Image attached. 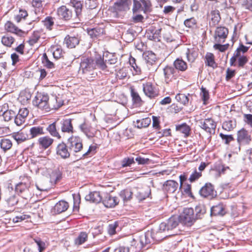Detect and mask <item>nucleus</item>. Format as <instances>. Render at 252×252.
<instances>
[{
  "mask_svg": "<svg viewBox=\"0 0 252 252\" xmlns=\"http://www.w3.org/2000/svg\"><path fill=\"white\" fill-rule=\"evenodd\" d=\"M152 233L149 231L141 234L136 238L131 237L129 238L130 249L134 252H139L146 245L151 243Z\"/></svg>",
  "mask_w": 252,
  "mask_h": 252,
  "instance_id": "obj_1",
  "label": "nucleus"
},
{
  "mask_svg": "<svg viewBox=\"0 0 252 252\" xmlns=\"http://www.w3.org/2000/svg\"><path fill=\"white\" fill-rule=\"evenodd\" d=\"M68 148L73 155L80 158V155H83V144L82 139L78 136H71L67 140Z\"/></svg>",
  "mask_w": 252,
  "mask_h": 252,
  "instance_id": "obj_2",
  "label": "nucleus"
},
{
  "mask_svg": "<svg viewBox=\"0 0 252 252\" xmlns=\"http://www.w3.org/2000/svg\"><path fill=\"white\" fill-rule=\"evenodd\" d=\"M49 98L47 94L37 93L32 101L33 104L38 108L44 110L46 111H49Z\"/></svg>",
  "mask_w": 252,
  "mask_h": 252,
  "instance_id": "obj_3",
  "label": "nucleus"
},
{
  "mask_svg": "<svg viewBox=\"0 0 252 252\" xmlns=\"http://www.w3.org/2000/svg\"><path fill=\"white\" fill-rule=\"evenodd\" d=\"M180 220L187 226H191L196 220L193 209L191 208H185L180 216Z\"/></svg>",
  "mask_w": 252,
  "mask_h": 252,
  "instance_id": "obj_4",
  "label": "nucleus"
},
{
  "mask_svg": "<svg viewBox=\"0 0 252 252\" xmlns=\"http://www.w3.org/2000/svg\"><path fill=\"white\" fill-rule=\"evenodd\" d=\"M199 126L206 132L211 134L214 133L216 128V122L211 118L200 120L198 122Z\"/></svg>",
  "mask_w": 252,
  "mask_h": 252,
  "instance_id": "obj_5",
  "label": "nucleus"
},
{
  "mask_svg": "<svg viewBox=\"0 0 252 252\" xmlns=\"http://www.w3.org/2000/svg\"><path fill=\"white\" fill-rule=\"evenodd\" d=\"M70 151L68 148L67 143L63 142L59 143L56 147V155L62 159L68 158L70 156Z\"/></svg>",
  "mask_w": 252,
  "mask_h": 252,
  "instance_id": "obj_6",
  "label": "nucleus"
},
{
  "mask_svg": "<svg viewBox=\"0 0 252 252\" xmlns=\"http://www.w3.org/2000/svg\"><path fill=\"white\" fill-rule=\"evenodd\" d=\"M199 193L201 196L210 199L215 197L217 195L214 187L211 183H206L200 189Z\"/></svg>",
  "mask_w": 252,
  "mask_h": 252,
  "instance_id": "obj_7",
  "label": "nucleus"
},
{
  "mask_svg": "<svg viewBox=\"0 0 252 252\" xmlns=\"http://www.w3.org/2000/svg\"><path fill=\"white\" fill-rule=\"evenodd\" d=\"M228 34V30L224 27H218L215 32L214 39L217 43H223Z\"/></svg>",
  "mask_w": 252,
  "mask_h": 252,
  "instance_id": "obj_8",
  "label": "nucleus"
},
{
  "mask_svg": "<svg viewBox=\"0 0 252 252\" xmlns=\"http://www.w3.org/2000/svg\"><path fill=\"white\" fill-rule=\"evenodd\" d=\"M163 71L166 83L168 84L176 79L177 71L173 67L167 65L163 68Z\"/></svg>",
  "mask_w": 252,
  "mask_h": 252,
  "instance_id": "obj_9",
  "label": "nucleus"
},
{
  "mask_svg": "<svg viewBox=\"0 0 252 252\" xmlns=\"http://www.w3.org/2000/svg\"><path fill=\"white\" fill-rule=\"evenodd\" d=\"M237 140L239 145L248 144L252 140L251 135L248 130L243 128L237 132Z\"/></svg>",
  "mask_w": 252,
  "mask_h": 252,
  "instance_id": "obj_10",
  "label": "nucleus"
},
{
  "mask_svg": "<svg viewBox=\"0 0 252 252\" xmlns=\"http://www.w3.org/2000/svg\"><path fill=\"white\" fill-rule=\"evenodd\" d=\"M131 4V0H118L114 3L113 9L116 12L126 11L129 9Z\"/></svg>",
  "mask_w": 252,
  "mask_h": 252,
  "instance_id": "obj_11",
  "label": "nucleus"
},
{
  "mask_svg": "<svg viewBox=\"0 0 252 252\" xmlns=\"http://www.w3.org/2000/svg\"><path fill=\"white\" fill-rule=\"evenodd\" d=\"M8 105L4 104L1 107L0 110V116L2 115L5 121H9L13 118H14L17 113V109H8Z\"/></svg>",
  "mask_w": 252,
  "mask_h": 252,
  "instance_id": "obj_12",
  "label": "nucleus"
},
{
  "mask_svg": "<svg viewBox=\"0 0 252 252\" xmlns=\"http://www.w3.org/2000/svg\"><path fill=\"white\" fill-rule=\"evenodd\" d=\"M162 28H156L155 27H151L147 31L146 35L148 38L155 41H159L161 35Z\"/></svg>",
  "mask_w": 252,
  "mask_h": 252,
  "instance_id": "obj_13",
  "label": "nucleus"
},
{
  "mask_svg": "<svg viewBox=\"0 0 252 252\" xmlns=\"http://www.w3.org/2000/svg\"><path fill=\"white\" fill-rule=\"evenodd\" d=\"M80 67L84 74H87L95 69L94 59L85 58L80 63Z\"/></svg>",
  "mask_w": 252,
  "mask_h": 252,
  "instance_id": "obj_14",
  "label": "nucleus"
},
{
  "mask_svg": "<svg viewBox=\"0 0 252 252\" xmlns=\"http://www.w3.org/2000/svg\"><path fill=\"white\" fill-rule=\"evenodd\" d=\"M166 231H169L166 222H161L159 224V229L158 231H157L156 232H155L154 231H150L152 233V237L151 238V240L153 239L156 241H160L162 240L163 238H165L167 236V235H161L162 233Z\"/></svg>",
  "mask_w": 252,
  "mask_h": 252,
  "instance_id": "obj_15",
  "label": "nucleus"
},
{
  "mask_svg": "<svg viewBox=\"0 0 252 252\" xmlns=\"http://www.w3.org/2000/svg\"><path fill=\"white\" fill-rule=\"evenodd\" d=\"M143 91L145 94L151 99L155 98L158 94L155 87L150 82L143 84Z\"/></svg>",
  "mask_w": 252,
  "mask_h": 252,
  "instance_id": "obj_16",
  "label": "nucleus"
},
{
  "mask_svg": "<svg viewBox=\"0 0 252 252\" xmlns=\"http://www.w3.org/2000/svg\"><path fill=\"white\" fill-rule=\"evenodd\" d=\"M179 187L178 183L172 180H167L163 185V190L167 193H174Z\"/></svg>",
  "mask_w": 252,
  "mask_h": 252,
  "instance_id": "obj_17",
  "label": "nucleus"
},
{
  "mask_svg": "<svg viewBox=\"0 0 252 252\" xmlns=\"http://www.w3.org/2000/svg\"><path fill=\"white\" fill-rule=\"evenodd\" d=\"M61 130L63 132L73 133V127L71 119H63L58 122Z\"/></svg>",
  "mask_w": 252,
  "mask_h": 252,
  "instance_id": "obj_18",
  "label": "nucleus"
},
{
  "mask_svg": "<svg viewBox=\"0 0 252 252\" xmlns=\"http://www.w3.org/2000/svg\"><path fill=\"white\" fill-rule=\"evenodd\" d=\"M57 14L60 19L65 21L70 20L72 17V11L64 5L58 9Z\"/></svg>",
  "mask_w": 252,
  "mask_h": 252,
  "instance_id": "obj_19",
  "label": "nucleus"
},
{
  "mask_svg": "<svg viewBox=\"0 0 252 252\" xmlns=\"http://www.w3.org/2000/svg\"><path fill=\"white\" fill-rule=\"evenodd\" d=\"M249 47L244 46L243 44H241L239 47L236 49L234 53L233 56L230 59V64L231 66H235L237 65V59L238 57L241 55V52L243 53H246Z\"/></svg>",
  "mask_w": 252,
  "mask_h": 252,
  "instance_id": "obj_20",
  "label": "nucleus"
},
{
  "mask_svg": "<svg viewBox=\"0 0 252 252\" xmlns=\"http://www.w3.org/2000/svg\"><path fill=\"white\" fill-rule=\"evenodd\" d=\"M5 205L8 207H11L16 205L19 199L18 196L14 193L8 191V193L4 196Z\"/></svg>",
  "mask_w": 252,
  "mask_h": 252,
  "instance_id": "obj_21",
  "label": "nucleus"
},
{
  "mask_svg": "<svg viewBox=\"0 0 252 252\" xmlns=\"http://www.w3.org/2000/svg\"><path fill=\"white\" fill-rule=\"evenodd\" d=\"M226 213V206L220 203L216 205H214L211 208V215L212 216H221L224 215Z\"/></svg>",
  "mask_w": 252,
  "mask_h": 252,
  "instance_id": "obj_22",
  "label": "nucleus"
},
{
  "mask_svg": "<svg viewBox=\"0 0 252 252\" xmlns=\"http://www.w3.org/2000/svg\"><path fill=\"white\" fill-rule=\"evenodd\" d=\"M102 203L107 208H113L118 204L119 199L116 196H112L110 194H107L104 199L102 200Z\"/></svg>",
  "mask_w": 252,
  "mask_h": 252,
  "instance_id": "obj_23",
  "label": "nucleus"
},
{
  "mask_svg": "<svg viewBox=\"0 0 252 252\" xmlns=\"http://www.w3.org/2000/svg\"><path fill=\"white\" fill-rule=\"evenodd\" d=\"M54 142V139L48 136L39 137L37 140V144L40 148L46 150Z\"/></svg>",
  "mask_w": 252,
  "mask_h": 252,
  "instance_id": "obj_24",
  "label": "nucleus"
},
{
  "mask_svg": "<svg viewBox=\"0 0 252 252\" xmlns=\"http://www.w3.org/2000/svg\"><path fill=\"white\" fill-rule=\"evenodd\" d=\"M68 207V202L64 200H61L55 204L52 212L54 214H60L66 211Z\"/></svg>",
  "mask_w": 252,
  "mask_h": 252,
  "instance_id": "obj_25",
  "label": "nucleus"
},
{
  "mask_svg": "<svg viewBox=\"0 0 252 252\" xmlns=\"http://www.w3.org/2000/svg\"><path fill=\"white\" fill-rule=\"evenodd\" d=\"M79 43V39L77 36L67 35L64 40V43L69 48H73Z\"/></svg>",
  "mask_w": 252,
  "mask_h": 252,
  "instance_id": "obj_26",
  "label": "nucleus"
},
{
  "mask_svg": "<svg viewBox=\"0 0 252 252\" xmlns=\"http://www.w3.org/2000/svg\"><path fill=\"white\" fill-rule=\"evenodd\" d=\"M102 197L99 191L90 192L89 194L86 195L85 199L92 203H98L102 201Z\"/></svg>",
  "mask_w": 252,
  "mask_h": 252,
  "instance_id": "obj_27",
  "label": "nucleus"
},
{
  "mask_svg": "<svg viewBox=\"0 0 252 252\" xmlns=\"http://www.w3.org/2000/svg\"><path fill=\"white\" fill-rule=\"evenodd\" d=\"M29 132V139L34 138L45 134L43 127L40 126H32L30 128Z\"/></svg>",
  "mask_w": 252,
  "mask_h": 252,
  "instance_id": "obj_28",
  "label": "nucleus"
},
{
  "mask_svg": "<svg viewBox=\"0 0 252 252\" xmlns=\"http://www.w3.org/2000/svg\"><path fill=\"white\" fill-rule=\"evenodd\" d=\"M71 3L75 9L76 13L75 18L79 21H81V19L82 18V11L83 8L82 3L81 1L77 0H71Z\"/></svg>",
  "mask_w": 252,
  "mask_h": 252,
  "instance_id": "obj_29",
  "label": "nucleus"
},
{
  "mask_svg": "<svg viewBox=\"0 0 252 252\" xmlns=\"http://www.w3.org/2000/svg\"><path fill=\"white\" fill-rule=\"evenodd\" d=\"M94 61L95 69L98 68L103 71H108L106 63L105 61H104L103 57H101L100 56L96 57L95 59H94Z\"/></svg>",
  "mask_w": 252,
  "mask_h": 252,
  "instance_id": "obj_30",
  "label": "nucleus"
},
{
  "mask_svg": "<svg viewBox=\"0 0 252 252\" xmlns=\"http://www.w3.org/2000/svg\"><path fill=\"white\" fill-rule=\"evenodd\" d=\"M4 28L7 32L15 33L20 36H21L23 33L21 30L19 29L10 21H7L5 23Z\"/></svg>",
  "mask_w": 252,
  "mask_h": 252,
  "instance_id": "obj_31",
  "label": "nucleus"
},
{
  "mask_svg": "<svg viewBox=\"0 0 252 252\" xmlns=\"http://www.w3.org/2000/svg\"><path fill=\"white\" fill-rule=\"evenodd\" d=\"M49 110L52 109H57L63 105V102L61 99L57 96H53L49 102Z\"/></svg>",
  "mask_w": 252,
  "mask_h": 252,
  "instance_id": "obj_32",
  "label": "nucleus"
},
{
  "mask_svg": "<svg viewBox=\"0 0 252 252\" xmlns=\"http://www.w3.org/2000/svg\"><path fill=\"white\" fill-rule=\"evenodd\" d=\"M11 137L18 144L21 143L29 139V135L25 133L22 130H20L17 133H13Z\"/></svg>",
  "mask_w": 252,
  "mask_h": 252,
  "instance_id": "obj_33",
  "label": "nucleus"
},
{
  "mask_svg": "<svg viewBox=\"0 0 252 252\" xmlns=\"http://www.w3.org/2000/svg\"><path fill=\"white\" fill-rule=\"evenodd\" d=\"M57 123H58V122H54L50 124L47 127L46 130L52 136L56 137L58 139H60L61 138V136L58 131L56 127V124Z\"/></svg>",
  "mask_w": 252,
  "mask_h": 252,
  "instance_id": "obj_34",
  "label": "nucleus"
},
{
  "mask_svg": "<svg viewBox=\"0 0 252 252\" xmlns=\"http://www.w3.org/2000/svg\"><path fill=\"white\" fill-rule=\"evenodd\" d=\"M211 21L210 22V25L212 26L215 27L218 25L220 23L221 17L220 16V12L218 10H212L211 12Z\"/></svg>",
  "mask_w": 252,
  "mask_h": 252,
  "instance_id": "obj_35",
  "label": "nucleus"
},
{
  "mask_svg": "<svg viewBox=\"0 0 252 252\" xmlns=\"http://www.w3.org/2000/svg\"><path fill=\"white\" fill-rule=\"evenodd\" d=\"M143 57L146 63L150 64H153L157 60L156 54L151 51L144 52L143 54Z\"/></svg>",
  "mask_w": 252,
  "mask_h": 252,
  "instance_id": "obj_36",
  "label": "nucleus"
},
{
  "mask_svg": "<svg viewBox=\"0 0 252 252\" xmlns=\"http://www.w3.org/2000/svg\"><path fill=\"white\" fill-rule=\"evenodd\" d=\"M104 30L103 28L97 27L88 31V34L93 38H98L102 35L104 33Z\"/></svg>",
  "mask_w": 252,
  "mask_h": 252,
  "instance_id": "obj_37",
  "label": "nucleus"
},
{
  "mask_svg": "<svg viewBox=\"0 0 252 252\" xmlns=\"http://www.w3.org/2000/svg\"><path fill=\"white\" fill-rule=\"evenodd\" d=\"M228 166H225L221 162H217L214 164L213 170L216 172L218 176H220L221 174H224L226 169H228Z\"/></svg>",
  "mask_w": 252,
  "mask_h": 252,
  "instance_id": "obj_38",
  "label": "nucleus"
},
{
  "mask_svg": "<svg viewBox=\"0 0 252 252\" xmlns=\"http://www.w3.org/2000/svg\"><path fill=\"white\" fill-rule=\"evenodd\" d=\"M131 95L133 104L136 106H141L143 104V101L138 93L134 89H131Z\"/></svg>",
  "mask_w": 252,
  "mask_h": 252,
  "instance_id": "obj_39",
  "label": "nucleus"
},
{
  "mask_svg": "<svg viewBox=\"0 0 252 252\" xmlns=\"http://www.w3.org/2000/svg\"><path fill=\"white\" fill-rule=\"evenodd\" d=\"M205 63L206 65L212 67L213 68H216L217 65L215 61V57L213 54L207 53L205 56Z\"/></svg>",
  "mask_w": 252,
  "mask_h": 252,
  "instance_id": "obj_40",
  "label": "nucleus"
},
{
  "mask_svg": "<svg viewBox=\"0 0 252 252\" xmlns=\"http://www.w3.org/2000/svg\"><path fill=\"white\" fill-rule=\"evenodd\" d=\"M174 65L176 70L177 69L181 71H185L188 68L187 63L182 59L179 58L177 59L174 61Z\"/></svg>",
  "mask_w": 252,
  "mask_h": 252,
  "instance_id": "obj_41",
  "label": "nucleus"
},
{
  "mask_svg": "<svg viewBox=\"0 0 252 252\" xmlns=\"http://www.w3.org/2000/svg\"><path fill=\"white\" fill-rule=\"evenodd\" d=\"M0 146L4 152H6L11 148L12 140L8 138H2L0 141Z\"/></svg>",
  "mask_w": 252,
  "mask_h": 252,
  "instance_id": "obj_42",
  "label": "nucleus"
},
{
  "mask_svg": "<svg viewBox=\"0 0 252 252\" xmlns=\"http://www.w3.org/2000/svg\"><path fill=\"white\" fill-rule=\"evenodd\" d=\"M80 130L88 137H92L94 134L91 132V126L84 122L79 126Z\"/></svg>",
  "mask_w": 252,
  "mask_h": 252,
  "instance_id": "obj_43",
  "label": "nucleus"
},
{
  "mask_svg": "<svg viewBox=\"0 0 252 252\" xmlns=\"http://www.w3.org/2000/svg\"><path fill=\"white\" fill-rule=\"evenodd\" d=\"M176 129L177 131L184 134L186 137L189 135L190 131V127L186 123L177 125L176 126Z\"/></svg>",
  "mask_w": 252,
  "mask_h": 252,
  "instance_id": "obj_44",
  "label": "nucleus"
},
{
  "mask_svg": "<svg viewBox=\"0 0 252 252\" xmlns=\"http://www.w3.org/2000/svg\"><path fill=\"white\" fill-rule=\"evenodd\" d=\"M186 54L188 61L193 62L198 56V52L194 48L188 49Z\"/></svg>",
  "mask_w": 252,
  "mask_h": 252,
  "instance_id": "obj_45",
  "label": "nucleus"
},
{
  "mask_svg": "<svg viewBox=\"0 0 252 252\" xmlns=\"http://www.w3.org/2000/svg\"><path fill=\"white\" fill-rule=\"evenodd\" d=\"M105 57V62L109 64H114L118 62V58L115 53H107Z\"/></svg>",
  "mask_w": 252,
  "mask_h": 252,
  "instance_id": "obj_46",
  "label": "nucleus"
},
{
  "mask_svg": "<svg viewBox=\"0 0 252 252\" xmlns=\"http://www.w3.org/2000/svg\"><path fill=\"white\" fill-rule=\"evenodd\" d=\"M132 191L129 189H124L120 191V196L124 202H127L132 198Z\"/></svg>",
  "mask_w": 252,
  "mask_h": 252,
  "instance_id": "obj_47",
  "label": "nucleus"
},
{
  "mask_svg": "<svg viewBox=\"0 0 252 252\" xmlns=\"http://www.w3.org/2000/svg\"><path fill=\"white\" fill-rule=\"evenodd\" d=\"M195 212L196 213L195 220L201 219L203 215L206 213L205 207L202 205L196 206L195 208Z\"/></svg>",
  "mask_w": 252,
  "mask_h": 252,
  "instance_id": "obj_48",
  "label": "nucleus"
},
{
  "mask_svg": "<svg viewBox=\"0 0 252 252\" xmlns=\"http://www.w3.org/2000/svg\"><path fill=\"white\" fill-rule=\"evenodd\" d=\"M88 239V234L86 232H81L75 240V243L77 245H81L84 243Z\"/></svg>",
  "mask_w": 252,
  "mask_h": 252,
  "instance_id": "obj_49",
  "label": "nucleus"
},
{
  "mask_svg": "<svg viewBox=\"0 0 252 252\" xmlns=\"http://www.w3.org/2000/svg\"><path fill=\"white\" fill-rule=\"evenodd\" d=\"M166 223L167 224L168 229L169 230H171L178 226L179 221L176 218L171 217L167 220Z\"/></svg>",
  "mask_w": 252,
  "mask_h": 252,
  "instance_id": "obj_50",
  "label": "nucleus"
},
{
  "mask_svg": "<svg viewBox=\"0 0 252 252\" xmlns=\"http://www.w3.org/2000/svg\"><path fill=\"white\" fill-rule=\"evenodd\" d=\"M142 2V11L146 13L152 11V3L149 0H140Z\"/></svg>",
  "mask_w": 252,
  "mask_h": 252,
  "instance_id": "obj_51",
  "label": "nucleus"
},
{
  "mask_svg": "<svg viewBox=\"0 0 252 252\" xmlns=\"http://www.w3.org/2000/svg\"><path fill=\"white\" fill-rule=\"evenodd\" d=\"M15 41L14 38L11 36L4 35L1 38L2 44L7 47H11Z\"/></svg>",
  "mask_w": 252,
  "mask_h": 252,
  "instance_id": "obj_52",
  "label": "nucleus"
},
{
  "mask_svg": "<svg viewBox=\"0 0 252 252\" xmlns=\"http://www.w3.org/2000/svg\"><path fill=\"white\" fill-rule=\"evenodd\" d=\"M176 99L184 105L188 104L189 98L187 95L184 94H178L175 96Z\"/></svg>",
  "mask_w": 252,
  "mask_h": 252,
  "instance_id": "obj_53",
  "label": "nucleus"
},
{
  "mask_svg": "<svg viewBox=\"0 0 252 252\" xmlns=\"http://www.w3.org/2000/svg\"><path fill=\"white\" fill-rule=\"evenodd\" d=\"M202 176V172H198L196 168L194 169L191 173L189 180L190 183H193L198 180Z\"/></svg>",
  "mask_w": 252,
  "mask_h": 252,
  "instance_id": "obj_54",
  "label": "nucleus"
},
{
  "mask_svg": "<svg viewBox=\"0 0 252 252\" xmlns=\"http://www.w3.org/2000/svg\"><path fill=\"white\" fill-rule=\"evenodd\" d=\"M28 15V12L26 10L20 9L19 13L14 17V19L17 23H19L22 19H25Z\"/></svg>",
  "mask_w": 252,
  "mask_h": 252,
  "instance_id": "obj_55",
  "label": "nucleus"
},
{
  "mask_svg": "<svg viewBox=\"0 0 252 252\" xmlns=\"http://www.w3.org/2000/svg\"><path fill=\"white\" fill-rule=\"evenodd\" d=\"M151 119L149 117L143 118L141 120H137L136 124H137V127H146L149 126L151 123Z\"/></svg>",
  "mask_w": 252,
  "mask_h": 252,
  "instance_id": "obj_56",
  "label": "nucleus"
},
{
  "mask_svg": "<svg viewBox=\"0 0 252 252\" xmlns=\"http://www.w3.org/2000/svg\"><path fill=\"white\" fill-rule=\"evenodd\" d=\"M42 63L44 65L48 68H55L54 63L50 61L46 53H44L42 56Z\"/></svg>",
  "mask_w": 252,
  "mask_h": 252,
  "instance_id": "obj_57",
  "label": "nucleus"
},
{
  "mask_svg": "<svg viewBox=\"0 0 252 252\" xmlns=\"http://www.w3.org/2000/svg\"><path fill=\"white\" fill-rule=\"evenodd\" d=\"M236 126V124L232 120L225 121L222 124V128L228 131L232 130Z\"/></svg>",
  "mask_w": 252,
  "mask_h": 252,
  "instance_id": "obj_58",
  "label": "nucleus"
},
{
  "mask_svg": "<svg viewBox=\"0 0 252 252\" xmlns=\"http://www.w3.org/2000/svg\"><path fill=\"white\" fill-rule=\"evenodd\" d=\"M54 18L50 16H48L44 19V21H43L44 25L46 27L47 29L49 30H52V27L54 24Z\"/></svg>",
  "mask_w": 252,
  "mask_h": 252,
  "instance_id": "obj_59",
  "label": "nucleus"
},
{
  "mask_svg": "<svg viewBox=\"0 0 252 252\" xmlns=\"http://www.w3.org/2000/svg\"><path fill=\"white\" fill-rule=\"evenodd\" d=\"M129 63L133 68L134 70L135 71L136 73L137 74H139L141 72V69L140 66L138 65V64L136 62V60L135 58L133 57H131L129 59Z\"/></svg>",
  "mask_w": 252,
  "mask_h": 252,
  "instance_id": "obj_60",
  "label": "nucleus"
},
{
  "mask_svg": "<svg viewBox=\"0 0 252 252\" xmlns=\"http://www.w3.org/2000/svg\"><path fill=\"white\" fill-rule=\"evenodd\" d=\"M237 60H238L237 66L239 67L242 68H243L248 62V58L244 55H240V56L238 57Z\"/></svg>",
  "mask_w": 252,
  "mask_h": 252,
  "instance_id": "obj_61",
  "label": "nucleus"
},
{
  "mask_svg": "<svg viewBox=\"0 0 252 252\" xmlns=\"http://www.w3.org/2000/svg\"><path fill=\"white\" fill-rule=\"evenodd\" d=\"M134 162V158H125L121 161V166L122 167L129 166Z\"/></svg>",
  "mask_w": 252,
  "mask_h": 252,
  "instance_id": "obj_62",
  "label": "nucleus"
},
{
  "mask_svg": "<svg viewBox=\"0 0 252 252\" xmlns=\"http://www.w3.org/2000/svg\"><path fill=\"white\" fill-rule=\"evenodd\" d=\"M40 35L39 33L34 32L28 40V43L30 45L32 46L38 41Z\"/></svg>",
  "mask_w": 252,
  "mask_h": 252,
  "instance_id": "obj_63",
  "label": "nucleus"
},
{
  "mask_svg": "<svg viewBox=\"0 0 252 252\" xmlns=\"http://www.w3.org/2000/svg\"><path fill=\"white\" fill-rule=\"evenodd\" d=\"M85 5L87 9H94L97 6V0H85Z\"/></svg>",
  "mask_w": 252,
  "mask_h": 252,
  "instance_id": "obj_64",
  "label": "nucleus"
}]
</instances>
